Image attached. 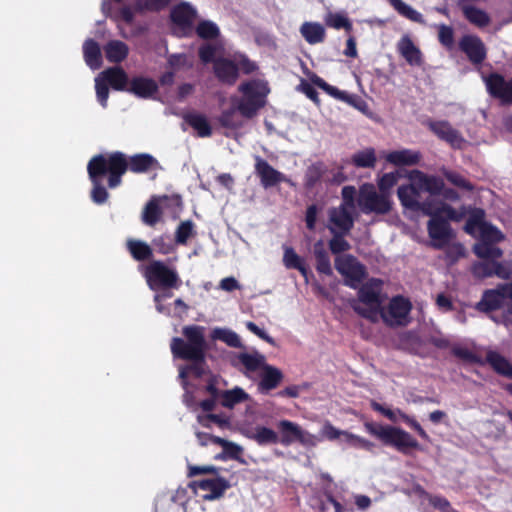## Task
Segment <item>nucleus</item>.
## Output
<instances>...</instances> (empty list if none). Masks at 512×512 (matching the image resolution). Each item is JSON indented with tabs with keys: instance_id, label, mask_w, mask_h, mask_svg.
<instances>
[{
	"instance_id": "obj_28",
	"label": "nucleus",
	"mask_w": 512,
	"mask_h": 512,
	"mask_svg": "<svg viewBox=\"0 0 512 512\" xmlns=\"http://www.w3.org/2000/svg\"><path fill=\"white\" fill-rule=\"evenodd\" d=\"M313 255L316 261V270L320 274L330 276L333 274L330 256L325 248L323 240H317L313 244Z\"/></svg>"
},
{
	"instance_id": "obj_23",
	"label": "nucleus",
	"mask_w": 512,
	"mask_h": 512,
	"mask_svg": "<svg viewBox=\"0 0 512 512\" xmlns=\"http://www.w3.org/2000/svg\"><path fill=\"white\" fill-rule=\"evenodd\" d=\"M101 76L112 89L116 91H127L129 79L122 67L114 66L107 68L101 73Z\"/></svg>"
},
{
	"instance_id": "obj_57",
	"label": "nucleus",
	"mask_w": 512,
	"mask_h": 512,
	"mask_svg": "<svg viewBox=\"0 0 512 512\" xmlns=\"http://www.w3.org/2000/svg\"><path fill=\"white\" fill-rule=\"evenodd\" d=\"M451 353L455 357H457L467 363H471V364L482 363L481 358L478 355H476L474 352H472L471 350H469L468 348H465V347L455 345L452 347Z\"/></svg>"
},
{
	"instance_id": "obj_32",
	"label": "nucleus",
	"mask_w": 512,
	"mask_h": 512,
	"mask_svg": "<svg viewBox=\"0 0 512 512\" xmlns=\"http://www.w3.org/2000/svg\"><path fill=\"white\" fill-rule=\"evenodd\" d=\"M279 430V443L283 446H290L297 442L300 426L290 420H280L277 424Z\"/></svg>"
},
{
	"instance_id": "obj_35",
	"label": "nucleus",
	"mask_w": 512,
	"mask_h": 512,
	"mask_svg": "<svg viewBox=\"0 0 512 512\" xmlns=\"http://www.w3.org/2000/svg\"><path fill=\"white\" fill-rule=\"evenodd\" d=\"M419 179L417 182L419 190L428 192L431 196H439L444 190V181L436 176H428L422 172H417Z\"/></svg>"
},
{
	"instance_id": "obj_44",
	"label": "nucleus",
	"mask_w": 512,
	"mask_h": 512,
	"mask_svg": "<svg viewBox=\"0 0 512 512\" xmlns=\"http://www.w3.org/2000/svg\"><path fill=\"white\" fill-rule=\"evenodd\" d=\"M247 399L248 394L239 387L225 390L221 393V405L225 408H233L236 404L242 403Z\"/></svg>"
},
{
	"instance_id": "obj_21",
	"label": "nucleus",
	"mask_w": 512,
	"mask_h": 512,
	"mask_svg": "<svg viewBox=\"0 0 512 512\" xmlns=\"http://www.w3.org/2000/svg\"><path fill=\"white\" fill-rule=\"evenodd\" d=\"M158 91V85L155 80L147 77H133L127 88V92L134 94L139 98H150Z\"/></svg>"
},
{
	"instance_id": "obj_10",
	"label": "nucleus",
	"mask_w": 512,
	"mask_h": 512,
	"mask_svg": "<svg viewBox=\"0 0 512 512\" xmlns=\"http://www.w3.org/2000/svg\"><path fill=\"white\" fill-rule=\"evenodd\" d=\"M358 205L365 214H387L392 209L390 195L378 193L372 184H364L359 189Z\"/></svg>"
},
{
	"instance_id": "obj_42",
	"label": "nucleus",
	"mask_w": 512,
	"mask_h": 512,
	"mask_svg": "<svg viewBox=\"0 0 512 512\" xmlns=\"http://www.w3.org/2000/svg\"><path fill=\"white\" fill-rule=\"evenodd\" d=\"M250 438L259 445H274L279 443V434L265 426H256Z\"/></svg>"
},
{
	"instance_id": "obj_9",
	"label": "nucleus",
	"mask_w": 512,
	"mask_h": 512,
	"mask_svg": "<svg viewBox=\"0 0 512 512\" xmlns=\"http://www.w3.org/2000/svg\"><path fill=\"white\" fill-rule=\"evenodd\" d=\"M412 308V303L408 298L396 295L390 299L387 307L382 306L379 317L388 327H404L411 322L410 313Z\"/></svg>"
},
{
	"instance_id": "obj_5",
	"label": "nucleus",
	"mask_w": 512,
	"mask_h": 512,
	"mask_svg": "<svg viewBox=\"0 0 512 512\" xmlns=\"http://www.w3.org/2000/svg\"><path fill=\"white\" fill-rule=\"evenodd\" d=\"M382 285L381 279L370 278L358 288V300L350 303L356 314L372 323L378 322L382 310Z\"/></svg>"
},
{
	"instance_id": "obj_14",
	"label": "nucleus",
	"mask_w": 512,
	"mask_h": 512,
	"mask_svg": "<svg viewBox=\"0 0 512 512\" xmlns=\"http://www.w3.org/2000/svg\"><path fill=\"white\" fill-rule=\"evenodd\" d=\"M188 487L196 492L197 489L207 491L208 493L202 496L204 501H214L222 498L225 492L231 488L230 482L222 477L216 476L211 479L193 480L188 484Z\"/></svg>"
},
{
	"instance_id": "obj_54",
	"label": "nucleus",
	"mask_w": 512,
	"mask_h": 512,
	"mask_svg": "<svg viewBox=\"0 0 512 512\" xmlns=\"http://www.w3.org/2000/svg\"><path fill=\"white\" fill-rule=\"evenodd\" d=\"M493 262L494 261H478L473 263L471 267L472 275L477 279H486L493 276Z\"/></svg>"
},
{
	"instance_id": "obj_8",
	"label": "nucleus",
	"mask_w": 512,
	"mask_h": 512,
	"mask_svg": "<svg viewBox=\"0 0 512 512\" xmlns=\"http://www.w3.org/2000/svg\"><path fill=\"white\" fill-rule=\"evenodd\" d=\"M87 173L92 183V201L98 205L104 204L109 197V193L103 186V177L105 175H108V178L111 177V170L106 156L103 154L93 156L87 164Z\"/></svg>"
},
{
	"instance_id": "obj_31",
	"label": "nucleus",
	"mask_w": 512,
	"mask_h": 512,
	"mask_svg": "<svg viewBox=\"0 0 512 512\" xmlns=\"http://www.w3.org/2000/svg\"><path fill=\"white\" fill-rule=\"evenodd\" d=\"M195 10L188 3H181L172 8L171 21L180 27L191 26L195 17Z\"/></svg>"
},
{
	"instance_id": "obj_52",
	"label": "nucleus",
	"mask_w": 512,
	"mask_h": 512,
	"mask_svg": "<svg viewBox=\"0 0 512 512\" xmlns=\"http://www.w3.org/2000/svg\"><path fill=\"white\" fill-rule=\"evenodd\" d=\"M481 242L496 244L504 240L503 233L491 223H487L480 229Z\"/></svg>"
},
{
	"instance_id": "obj_7",
	"label": "nucleus",
	"mask_w": 512,
	"mask_h": 512,
	"mask_svg": "<svg viewBox=\"0 0 512 512\" xmlns=\"http://www.w3.org/2000/svg\"><path fill=\"white\" fill-rule=\"evenodd\" d=\"M143 276L153 291L179 289L182 285L177 270L161 260H152L145 266Z\"/></svg>"
},
{
	"instance_id": "obj_64",
	"label": "nucleus",
	"mask_w": 512,
	"mask_h": 512,
	"mask_svg": "<svg viewBox=\"0 0 512 512\" xmlns=\"http://www.w3.org/2000/svg\"><path fill=\"white\" fill-rule=\"evenodd\" d=\"M219 471H220V468L213 466V465H203V466L189 465L187 476L190 478L198 476V475H206V474L218 476Z\"/></svg>"
},
{
	"instance_id": "obj_15",
	"label": "nucleus",
	"mask_w": 512,
	"mask_h": 512,
	"mask_svg": "<svg viewBox=\"0 0 512 512\" xmlns=\"http://www.w3.org/2000/svg\"><path fill=\"white\" fill-rule=\"evenodd\" d=\"M461 52H463L469 62L478 67L483 64L487 58V48L482 39L473 34H466L458 42Z\"/></svg>"
},
{
	"instance_id": "obj_26",
	"label": "nucleus",
	"mask_w": 512,
	"mask_h": 512,
	"mask_svg": "<svg viewBox=\"0 0 512 512\" xmlns=\"http://www.w3.org/2000/svg\"><path fill=\"white\" fill-rule=\"evenodd\" d=\"M283 264L287 269H296L308 282L309 276L312 275L310 269L306 265L305 260L300 257L292 247H284Z\"/></svg>"
},
{
	"instance_id": "obj_59",
	"label": "nucleus",
	"mask_w": 512,
	"mask_h": 512,
	"mask_svg": "<svg viewBox=\"0 0 512 512\" xmlns=\"http://www.w3.org/2000/svg\"><path fill=\"white\" fill-rule=\"evenodd\" d=\"M242 451L243 449L241 446L233 442L227 441V443L223 447V452L221 454H218L215 458L225 459L226 457H228L243 462V460L241 459Z\"/></svg>"
},
{
	"instance_id": "obj_63",
	"label": "nucleus",
	"mask_w": 512,
	"mask_h": 512,
	"mask_svg": "<svg viewBox=\"0 0 512 512\" xmlns=\"http://www.w3.org/2000/svg\"><path fill=\"white\" fill-rule=\"evenodd\" d=\"M444 176L450 183L459 188L465 189L467 191H472L474 189L473 184L459 173L447 171L444 173Z\"/></svg>"
},
{
	"instance_id": "obj_45",
	"label": "nucleus",
	"mask_w": 512,
	"mask_h": 512,
	"mask_svg": "<svg viewBox=\"0 0 512 512\" xmlns=\"http://www.w3.org/2000/svg\"><path fill=\"white\" fill-rule=\"evenodd\" d=\"M330 232L333 234V237L329 240V249L334 255H338L350 250L351 245L345 239V236L349 233L337 232V230L333 227L329 228Z\"/></svg>"
},
{
	"instance_id": "obj_49",
	"label": "nucleus",
	"mask_w": 512,
	"mask_h": 512,
	"mask_svg": "<svg viewBox=\"0 0 512 512\" xmlns=\"http://www.w3.org/2000/svg\"><path fill=\"white\" fill-rule=\"evenodd\" d=\"M196 234L195 224L192 220L182 221L175 231V242L178 245H186L189 238Z\"/></svg>"
},
{
	"instance_id": "obj_11",
	"label": "nucleus",
	"mask_w": 512,
	"mask_h": 512,
	"mask_svg": "<svg viewBox=\"0 0 512 512\" xmlns=\"http://www.w3.org/2000/svg\"><path fill=\"white\" fill-rule=\"evenodd\" d=\"M448 217L444 215L430 218L427 222V232L430 238L429 246L435 250H442L455 238Z\"/></svg>"
},
{
	"instance_id": "obj_62",
	"label": "nucleus",
	"mask_w": 512,
	"mask_h": 512,
	"mask_svg": "<svg viewBox=\"0 0 512 512\" xmlns=\"http://www.w3.org/2000/svg\"><path fill=\"white\" fill-rule=\"evenodd\" d=\"M236 63L241 71L245 75H250L258 70L256 62L250 60L245 54L235 55Z\"/></svg>"
},
{
	"instance_id": "obj_29",
	"label": "nucleus",
	"mask_w": 512,
	"mask_h": 512,
	"mask_svg": "<svg viewBox=\"0 0 512 512\" xmlns=\"http://www.w3.org/2000/svg\"><path fill=\"white\" fill-rule=\"evenodd\" d=\"M106 60L110 63H121L129 54V47L120 40H110L104 46Z\"/></svg>"
},
{
	"instance_id": "obj_53",
	"label": "nucleus",
	"mask_w": 512,
	"mask_h": 512,
	"mask_svg": "<svg viewBox=\"0 0 512 512\" xmlns=\"http://www.w3.org/2000/svg\"><path fill=\"white\" fill-rule=\"evenodd\" d=\"M196 33L201 39L211 40L219 36L220 30L215 23L204 20L198 23Z\"/></svg>"
},
{
	"instance_id": "obj_6",
	"label": "nucleus",
	"mask_w": 512,
	"mask_h": 512,
	"mask_svg": "<svg viewBox=\"0 0 512 512\" xmlns=\"http://www.w3.org/2000/svg\"><path fill=\"white\" fill-rule=\"evenodd\" d=\"M507 299L511 300L507 310L502 315L501 323L508 325L512 322V281L498 284L494 289H487L483 292L475 309L481 313L490 314L504 307Z\"/></svg>"
},
{
	"instance_id": "obj_56",
	"label": "nucleus",
	"mask_w": 512,
	"mask_h": 512,
	"mask_svg": "<svg viewBox=\"0 0 512 512\" xmlns=\"http://www.w3.org/2000/svg\"><path fill=\"white\" fill-rule=\"evenodd\" d=\"M438 41L447 50H452L455 45L453 28L445 24L440 25L438 29Z\"/></svg>"
},
{
	"instance_id": "obj_19",
	"label": "nucleus",
	"mask_w": 512,
	"mask_h": 512,
	"mask_svg": "<svg viewBox=\"0 0 512 512\" xmlns=\"http://www.w3.org/2000/svg\"><path fill=\"white\" fill-rule=\"evenodd\" d=\"M416 211H421L430 218L445 214L448 219H452V221H458L460 219L459 214L451 205L442 201H435L434 199L420 201Z\"/></svg>"
},
{
	"instance_id": "obj_40",
	"label": "nucleus",
	"mask_w": 512,
	"mask_h": 512,
	"mask_svg": "<svg viewBox=\"0 0 512 512\" xmlns=\"http://www.w3.org/2000/svg\"><path fill=\"white\" fill-rule=\"evenodd\" d=\"M474 254L487 261H495L503 256V250L492 243L480 242L473 247Z\"/></svg>"
},
{
	"instance_id": "obj_36",
	"label": "nucleus",
	"mask_w": 512,
	"mask_h": 512,
	"mask_svg": "<svg viewBox=\"0 0 512 512\" xmlns=\"http://www.w3.org/2000/svg\"><path fill=\"white\" fill-rule=\"evenodd\" d=\"M83 53L86 64L91 69H99L102 65V55L99 44L93 40L88 39L83 45Z\"/></svg>"
},
{
	"instance_id": "obj_17",
	"label": "nucleus",
	"mask_w": 512,
	"mask_h": 512,
	"mask_svg": "<svg viewBox=\"0 0 512 512\" xmlns=\"http://www.w3.org/2000/svg\"><path fill=\"white\" fill-rule=\"evenodd\" d=\"M213 73L220 83L233 86L239 78V67L235 57L231 59L218 56L215 60V65H213Z\"/></svg>"
},
{
	"instance_id": "obj_60",
	"label": "nucleus",
	"mask_w": 512,
	"mask_h": 512,
	"mask_svg": "<svg viewBox=\"0 0 512 512\" xmlns=\"http://www.w3.org/2000/svg\"><path fill=\"white\" fill-rule=\"evenodd\" d=\"M95 90L98 102L103 108L107 107L109 98V85L100 77L95 79Z\"/></svg>"
},
{
	"instance_id": "obj_20",
	"label": "nucleus",
	"mask_w": 512,
	"mask_h": 512,
	"mask_svg": "<svg viewBox=\"0 0 512 512\" xmlns=\"http://www.w3.org/2000/svg\"><path fill=\"white\" fill-rule=\"evenodd\" d=\"M329 220L337 232L350 233L354 226L353 210L339 206L329 211Z\"/></svg>"
},
{
	"instance_id": "obj_48",
	"label": "nucleus",
	"mask_w": 512,
	"mask_h": 512,
	"mask_svg": "<svg viewBox=\"0 0 512 512\" xmlns=\"http://www.w3.org/2000/svg\"><path fill=\"white\" fill-rule=\"evenodd\" d=\"M465 18L472 24L482 28L490 23L489 15L484 11L474 6H467L463 9Z\"/></svg>"
},
{
	"instance_id": "obj_12",
	"label": "nucleus",
	"mask_w": 512,
	"mask_h": 512,
	"mask_svg": "<svg viewBox=\"0 0 512 512\" xmlns=\"http://www.w3.org/2000/svg\"><path fill=\"white\" fill-rule=\"evenodd\" d=\"M335 268L345 278V285L352 289H357L367 277L365 266L351 254L337 256Z\"/></svg>"
},
{
	"instance_id": "obj_3",
	"label": "nucleus",
	"mask_w": 512,
	"mask_h": 512,
	"mask_svg": "<svg viewBox=\"0 0 512 512\" xmlns=\"http://www.w3.org/2000/svg\"><path fill=\"white\" fill-rule=\"evenodd\" d=\"M241 98L236 103V110L244 118L251 119L265 107L270 87L266 80L254 78L238 86Z\"/></svg>"
},
{
	"instance_id": "obj_37",
	"label": "nucleus",
	"mask_w": 512,
	"mask_h": 512,
	"mask_svg": "<svg viewBox=\"0 0 512 512\" xmlns=\"http://www.w3.org/2000/svg\"><path fill=\"white\" fill-rule=\"evenodd\" d=\"M162 217V209L159 205V198L153 196L145 205L142 212V222L148 226H155Z\"/></svg>"
},
{
	"instance_id": "obj_51",
	"label": "nucleus",
	"mask_w": 512,
	"mask_h": 512,
	"mask_svg": "<svg viewBox=\"0 0 512 512\" xmlns=\"http://www.w3.org/2000/svg\"><path fill=\"white\" fill-rule=\"evenodd\" d=\"M394 9L403 17L417 23L423 22L422 14L404 3L402 0H389Z\"/></svg>"
},
{
	"instance_id": "obj_43",
	"label": "nucleus",
	"mask_w": 512,
	"mask_h": 512,
	"mask_svg": "<svg viewBox=\"0 0 512 512\" xmlns=\"http://www.w3.org/2000/svg\"><path fill=\"white\" fill-rule=\"evenodd\" d=\"M377 162L374 148H366L354 153L351 163L357 168H374Z\"/></svg>"
},
{
	"instance_id": "obj_2",
	"label": "nucleus",
	"mask_w": 512,
	"mask_h": 512,
	"mask_svg": "<svg viewBox=\"0 0 512 512\" xmlns=\"http://www.w3.org/2000/svg\"><path fill=\"white\" fill-rule=\"evenodd\" d=\"M105 156L111 170V177L108 178V187L111 189L118 187L122 183V177L127 171L142 174L159 167L158 160L148 153L127 156L123 152L115 151Z\"/></svg>"
},
{
	"instance_id": "obj_61",
	"label": "nucleus",
	"mask_w": 512,
	"mask_h": 512,
	"mask_svg": "<svg viewBox=\"0 0 512 512\" xmlns=\"http://www.w3.org/2000/svg\"><path fill=\"white\" fill-rule=\"evenodd\" d=\"M217 48L213 44H203L199 47L198 56L204 64L212 63L215 65Z\"/></svg>"
},
{
	"instance_id": "obj_30",
	"label": "nucleus",
	"mask_w": 512,
	"mask_h": 512,
	"mask_svg": "<svg viewBox=\"0 0 512 512\" xmlns=\"http://www.w3.org/2000/svg\"><path fill=\"white\" fill-rule=\"evenodd\" d=\"M421 154L409 149L392 151L387 154L386 160L395 166H411L419 163Z\"/></svg>"
},
{
	"instance_id": "obj_4",
	"label": "nucleus",
	"mask_w": 512,
	"mask_h": 512,
	"mask_svg": "<svg viewBox=\"0 0 512 512\" xmlns=\"http://www.w3.org/2000/svg\"><path fill=\"white\" fill-rule=\"evenodd\" d=\"M365 430L377 438L383 445L393 447L398 452L409 455L412 450H422L418 441L400 427L383 425L377 422H365Z\"/></svg>"
},
{
	"instance_id": "obj_39",
	"label": "nucleus",
	"mask_w": 512,
	"mask_h": 512,
	"mask_svg": "<svg viewBox=\"0 0 512 512\" xmlns=\"http://www.w3.org/2000/svg\"><path fill=\"white\" fill-rule=\"evenodd\" d=\"M185 121L193 129L197 131L199 137H210L212 135V128L207 118L202 114H187Z\"/></svg>"
},
{
	"instance_id": "obj_24",
	"label": "nucleus",
	"mask_w": 512,
	"mask_h": 512,
	"mask_svg": "<svg viewBox=\"0 0 512 512\" xmlns=\"http://www.w3.org/2000/svg\"><path fill=\"white\" fill-rule=\"evenodd\" d=\"M262 370L259 382L260 391L269 392L276 389L284 378L282 371L269 364H265Z\"/></svg>"
},
{
	"instance_id": "obj_16",
	"label": "nucleus",
	"mask_w": 512,
	"mask_h": 512,
	"mask_svg": "<svg viewBox=\"0 0 512 512\" xmlns=\"http://www.w3.org/2000/svg\"><path fill=\"white\" fill-rule=\"evenodd\" d=\"M485 84L491 97L503 105H512V77L506 80L503 75L493 72L485 78Z\"/></svg>"
},
{
	"instance_id": "obj_27",
	"label": "nucleus",
	"mask_w": 512,
	"mask_h": 512,
	"mask_svg": "<svg viewBox=\"0 0 512 512\" xmlns=\"http://www.w3.org/2000/svg\"><path fill=\"white\" fill-rule=\"evenodd\" d=\"M397 195L403 207L413 211L419 207L420 190L417 183L399 186Z\"/></svg>"
},
{
	"instance_id": "obj_13",
	"label": "nucleus",
	"mask_w": 512,
	"mask_h": 512,
	"mask_svg": "<svg viewBox=\"0 0 512 512\" xmlns=\"http://www.w3.org/2000/svg\"><path fill=\"white\" fill-rule=\"evenodd\" d=\"M309 80L311 84L307 82L301 83V91L316 105H320V98L317 90L313 87V85L317 86L325 93H327L328 95L332 96L337 100L345 102L348 101L349 96L345 91H341L337 87L328 84L323 78H321L317 74L312 73L309 76Z\"/></svg>"
},
{
	"instance_id": "obj_38",
	"label": "nucleus",
	"mask_w": 512,
	"mask_h": 512,
	"mask_svg": "<svg viewBox=\"0 0 512 512\" xmlns=\"http://www.w3.org/2000/svg\"><path fill=\"white\" fill-rule=\"evenodd\" d=\"M300 31L309 44H318L325 40V29L320 23L306 22L301 26Z\"/></svg>"
},
{
	"instance_id": "obj_25",
	"label": "nucleus",
	"mask_w": 512,
	"mask_h": 512,
	"mask_svg": "<svg viewBox=\"0 0 512 512\" xmlns=\"http://www.w3.org/2000/svg\"><path fill=\"white\" fill-rule=\"evenodd\" d=\"M428 127L438 138L451 145L462 141L459 132L447 121H430Z\"/></svg>"
},
{
	"instance_id": "obj_58",
	"label": "nucleus",
	"mask_w": 512,
	"mask_h": 512,
	"mask_svg": "<svg viewBox=\"0 0 512 512\" xmlns=\"http://www.w3.org/2000/svg\"><path fill=\"white\" fill-rule=\"evenodd\" d=\"M344 441L350 444L352 447L372 451L375 444L363 437L354 435L350 432L344 433Z\"/></svg>"
},
{
	"instance_id": "obj_46",
	"label": "nucleus",
	"mask_w": 512,
	"mask_h": 512,
	"mask_svg": "<svg viewBox=\"0 0 512 512\" xmlns=\"http://www.w3.org/2000/svg\"><path fill=\"white\" fill-rule=\"evenodd\" d=\"M237 358L249 372H256L259 369H263V366L266 364L265 357L259 353H240Z\"/></svg>"
},
{
	"instance_id": "obj_41",
	"label": "nucleus",
	"mask_w": 512,
	"mask_h": 512,
	"mask_svg": "<svg viewBox=\"0 0 512 512\" xmlns=\"http://www.w3.org/2000/svg\"><path fill=\"white\" fill-rule=\"evenodd\" d=\"M212 340H220L232 348H241L242 343L237 333L227 328H214L211 331Z\"/></svg>"
},
{
	"instance_id": "obj_34",
	"label": "nucleus",
	"mask_w": 512,
	"mask_h": 512,
	"mask_svg": "<svg viewBox=\"0 0 512 512\" xmlns=\"http://www.w3.org/2000/svg\"><path fill=\"white\" fill-rule=\"evenodd\" d=\"M126 248L132 258L136 261H147L153 257L152 248L142 240L128 239L126 242Z\"/></svg>"
},
{
	"instance_id": "obj_18",
	"label": "nucleus",
	"mask_w": 512,
	"mask_h": 512,
	"mask_svg": "<svg viewBox=\"0 0 512 512\" xmlns=\"http://www.w3.org/2000/svg\"><path fill=\"white\" fill-rule=\"evenodd\" d=\"M255 173L260 178L261 185L264 188L276 186L286 180L283 173L273 168L260 156L255 158Z\"/></svg>"
},
{
	"instance_id": "obj_22",
	"label": "nucleus",
	"mask_w": 512,
	"mask_h": 512,
	"mask_svg": "<svg viewBox=\"0 0 512 512\" xmlns=\"http://www.w3.org/2000/svg\"><path fill=\"white\" fill-rule=\"evenodd\" d=\"M397 51L409 65L420 66L422 64L421 51L408 35L402 36L398 41Z\"/></svg>"
},
{
	"instance_id": "obj_55",
	"label": "nucleus",
	"mask_w": 512,
	"mask_h": 512,
	"mask_svg": "<svg viewBox=\"0 0 512 512\" xmlns=\"http://www.w3.org/2000/svg\"><path fill=\"white\" fill-rule=\"evenodd\" d=\"M324 170L322 164L317 163L311 165L305 174V187L307 189H312L316 186L318 182H320L323 176Z\"/></svg>"
},
{
	"instance_id": "obj_50",
	"label": "nucleus",
	"mask_w": 512,
	"mask_h": 512,
	"mask_svg": "<svg viewBox=\"0 0 512 512\" xmlns=\"http://www.w3.org/2000/svg\"><path fill=\"white\" fill-rule=\"evenodd\" d=\"M325 24L328 27L340 30L344 29L347 32L352 30V23L349 18L343 13L329 12L325 17Z\"/></svg>"
},
{
	"instance_id": "obj_47",
	"label": "nucleus",
	"mask_w": 512,
	"mask_h": 512,
	"mask_svg": "<svg viewBox=\"0 0 512 512\" xmlns=\"http://www.w3.org/2000/svg\"><path fill=\"white\" fill-rule=\"evenodd\" d=\"M111 4L107 2H103L102 4V11L103 13L111 18L114 21L122 20L127 24H131L134 20V12L130 6H123L121 7L117 13L112 14L111 13Z\"/></svg>"
},
{
	"instance_id": "obj_1",
	"label": "nucleus",
	"mask_w": 512,
	"mask_h": 512,
	"mask_svg": "<svg viewBox=\"0 0 512 512\" xmlns=\"http://www.w3.org/2000/svg\"><path fill=\"white\" fill-rule=\"evenodd\" d=\"M206 327L201 325H186L182 328L183 337H173L170 350L175 359L189 361L186 369L196 378L204 374L206 354L209 349L205 338Z\"/></svg>"
},
{
	"instance_id": "obj_33",
	"label": "nucleus",
	"mask_w": 512,
	"mask_h": 512,
	"mask_svg": "<svg viewBox=\"0 0 512 512\" xmlns=\"http://www.w3.org/2000/svg\"><path fill=\"white\" fill-rule=\"evenodd\" d=\"M486 362L493 370L504 377L512 378V364L496 351H488L486 354Z\"/></svg>"
}]
</instances>
